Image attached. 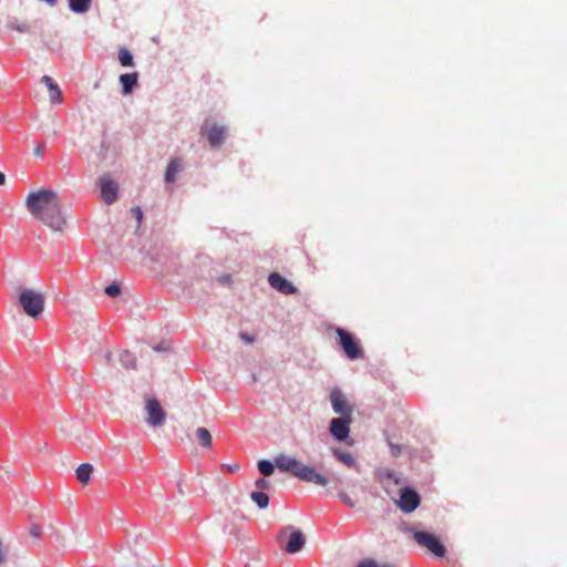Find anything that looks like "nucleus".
<instances>
[{"instance_id":"1","label":"nucleus","mask_w":567,"mask_h":567,"mask_svg":"<svg viewBox=\"0 0 567 567\" xmlns=\"http://www.w3.org/2000/svg\"><path fill=\"white\" fill-rule=\"evenodd\" d=\"M257 467L265 477L272 475L277 467L281 472L289 473L307 483H313L319 486H327L329 483V480L323 474L317 472L313 466L286 454H278L274 462L266 458L259 460Z\"/></svg>"},{"instance_id":"2","label":"nucleus","mask_w":567,"mask_h":567,"mask_svg":"<svg viewBox=\"0 0 567 567\" xmlns=\"http://www.w3.org/2000/svg\"><path fill=\"white\" fill-rule=\"evenodd\" d=\"M59 198V194L55 190L41 188L28 194L25 198V207L31 216L38 220L44 212L53 208V204Z\"/></svg>"},{"instance_id":"3","label":"nucleus","mask_w":567,"mask_h":567,"mask_svg":"<svg viewBox=\"0 0 567 567\" xmlns=\"http://www.w3.org/2000/svg\"><path fill=\"white\" fill-rule=\"evenodd\" d=\"M19 305L31 318H38L44 310V296L32 289H23L19 295Z\"/></svg>"},{"instance_id":"4","label":"nucleus","mask_w":567,"mask_h":567,"mask_svg":"<svg viewBox=\"0 0 567 567\" xmlns=\"http://www.w3.org/2000/svg\"><path fill=\"white\" fill-rule=\"evenodd\" d=\"M148 258L152 261L154 271H167L175 269L176 256L169 247L162 246L148 251Z\"/></svg>"},{"instance_id":"5","label":"nucleus","mask_w":567,"mask_h":567,"mask_svg":"<svg viewBox=\"0 0 567 567\" xmlns=\"http://www.w3.org/2000/svg\"><path fill=\"white\" fill-rule=\"evenodd\" d=\"M41 224L54 233H62L66 226V217L62 212L60 198L53 204V208L44 212L38 219Z\"/></svg>"},{"instance_id":"6","label":"nucleus","mask_w":567,"mask_h":567,"mask_svg":"<svg viewBox=\"0 0 567 567\" xmlns=\"http://www.w3.org/2000/svg\"><path fill=\"white\" fill-rule=\"evenodd\" d=\"M413 539L422 547L426 548L436 557H443L446 553L445 546L434 534L424 530H413Z\"/></svg>"},{"instance_id":"7","label":"nucleus","mask_w":567,"mask_h":567,"mask_svg":"<svg viewBox=\"0 0 567 567\" xmlns=\"http://www.w3.org/2000/svg\"><path fill=\"white\" fill-rule=\"evenodd\" d=\"M336 332L339 336V343L348 359L357 360L363 355V350L351 332L340 327L336 329Z\"/></svg>"},{"instance_id":"8","label":"nucleus","mask_w":567,"mask_h":567,"mask_svg":"<svg viewBox=\"0 0 567 567\" xmlns=\"http://www.w3.org/2000/svg\"><path fill=\"white\" fill-rule=\"evenodd\" d=\"M420 502L419 493L410 486H404L400 489L399 499L395 503L403 513H412L419 507Z\"/></svg>"},{"instance_id":"9","label":"nucleus","mask_w":567,"mask_h":567,"mask_svg":"<svg viewBox=\"0 0 567 567\" xmlns=\"http://www.w3.org/2000/svg\"><path fill=\"white\" fill-rule=\"evenodd\" d=\"M287 534H289V538L285 547L286 551L288 554H297L301 551L306 545V537L303 533L291 525H287L282 528L280 537Z\"/></svg>"},{"instance_id":"10","label":"nucleus","mask_w":567,"mask_h":567,"mask_svg":"<svg viewBox=\"0 0 567 567\" xmlns=\"http://www.w3.org/2000/svg\"><path fill=\"white\" fill-rule=\"evenodd\" d=\"M351 422L352 416L350 415H343L331 419L329 423V432L331 436L338 442L346 441L350 434Z\"/></svg>"},{"instance_id":"11","label":"nucleus","mask_w":567,"mask_h":567,"mask_svg":"<svg viewBox=\"0 0 567 567\" xmlns=\"http://www.w3.org/2000/svg\"><path fill=\"white\" fill-rule=\"evenodd\" d=\"M202 134L207 137L209 145L216 148L224 144L227 136V127L216 123L209 126L206 122L202 126Z\"/></svg>"},{"instance_id":"12","label":"nucleus","mask_w":567,"mask_h":567,"mask_svg":"<svg viewBox=\"0 0 567 567\" xmlns=\"http://www.w3.org/2000/svg\"><path fill=\"white\" fill-rule=\"evenodd\" d=\"M145 410L147 413L146 422L150 426L156 427L164 423L166 414L157 399L148 398Z\"/></svg>"},{"instance_id":"13","label":"nucleus","mask_w":567,"mask_h":567,"mask_svg":"<svg viewBox=\"0 0 567 567\" xmlns=\"http://www.w3.org/2000/svg\"><path fill=\"white\" fill-rule=\"evenodd\" d=\"M330 401H331L332 410L336 414H338L339 416H343V415L351 416L352 408L350 405H348L346 396L339 389H337V388L332 389V391L330 393Z\"/></svg>"},{"instance_id":"14","label":"nucleus","mask_w":567,"mask_h":567,"mask_svg":"<svg viewBox=\"0 0 567 567\" xmlns=\"http://www.w3.org/2000/svg\"><path fill=\"white\" fill-rule=\"evenodd\" d=\"M99 185L104 203L107 205L114 203L117 198V184L109 175H103Z\"/></svg>"},{"instance_id":"15","label":"nucleus","mask_w":567,"mask_h":567,"mask_svg":"<svg viewBox=\"0 0 567 567\" xmlns=\"http://www.w3.org/2000/svg\"><path fill=\"white\" fill-rule=\"evenodd\" d=\"M268 282L275 290L284 295H293L297 292V287L279 272H271L268 276Z\"/></svg>"},{"instance_id":"16","label":"nucleus","mask_w":567,"mask_h":567,"mask_svg":"<svg viewBox=\"0 0 567 567\" xmlns=\"http://www.w3.org/2000/svg\"><path fill=\"white\" fill-rule=\"evenodd\" d=\"M41 82L45 84L49 90V99L52 104H61L63 102L62 92L58 84L49 75H43Z\"/></svg>"},{"instance_id":"17","label":"nucleus","mask_w":567,"mask_h":567,"mask_svg":"<svg viewBox=\"0 0 567 567\" xmlns=\"http://www.w3.org/2000/svg\"><path fill=\"white\" fill-rule=\"evenodd\" d=\"M120 83L122 85V93L124 95L131 94L138 84V73H125L120 76Z\"/></svg>"},{"instance_id":"18","label":"nucleus","mask_w":567,"mask_h":567,"mask_svg":"<svg viewBox=\"0 0 567 567\" xmlns=\"http://www.w3.org/2000/svg\"><path fill=\"white\" fill-rule=\"evenodd\" d=\"M182 168V161L179 158L172 159L165 171V182L172 184L176 181V175Z\"/></svg>"},{"instance_id":"19","label":"nucleus","mask_w":567,"mask_h":567,"mask_svg":"<svg viewBox=\"0 0 567 567\" xmlns=\"http://www.w3.org/2000/svg\"><path fill=\"white\" fill-rule=\"evenodd\" d=\"M69 9L78 14L86 13L92 4V0H68Z\"/></svg>"},{"instance_id":"20","label":"nucleus","mask_w":567,"mask_h":567,"mask_svg":"<svg viewBox=\"0 0 567 567\" xmlns=\"http://www.w3.org/2000/svg\"><path fill=\"white\" fill-rule=\"evenodd\" d=\"M7 27L10 30L17 31L19 33H28L30 32V24L25 20H19L18 18H9L7 22Z\"/></svg>"},{"instance_id":"21","label":"nucleus","mask_w":567,"mask_h":567,"mask_svg":"<svg viewBox=\"0 0 567 567\" xmlns=\"http://www.w3.org/2000/svg\"><path fill=\"white\" fill-rule=\"evenodd\" d=\"M75 472L78 481L82 484H85L91 477L93 466L90 463H82L78 466Z\"/></svg>"},{"instance_id":"22","label":"nucleus","mask_w":567,"mask_h":567,"mask_svg":"<svg viewBox=\"0 0 567 567\" xmlns=\"http://www.w3.org/2000/svg\"><path fill=\"white\" fill-rule=\"evenodd\" d=\"M250 498L259 509H265L269 505V496L265 492L254 491L250 493Z\"/></svg>"},{"instance_id":"23","label":"nucleus","mask_w":567,"mask_h":567,"mask_svg":"<svg viewBox=\"0 0 567 567\" xmlns=\"http://www.w3.org/2000/svg\"><path fill=\"white\" fill-rule=\"evenodd\" d=\"M332 454H333V456H334L338 461L342 462L343 464H346V465H347V466H349V467H352V466H354V465H355V460H354V457L352 456V454H351V453H349V452L341 451L340 449H334V450L332 451Z\"/></svg>"},{"instance_id":"24","label":"nucleus","mask_w":567,"mask_h":567,"mask_svg":"<svg viewBox=\"0 0 567 567\" xmlns=\"http://www.w3.org/2000/svg\"><path fill=\"white\" fill-rule=\"evenodd\" d=\"M196 439L200 446H203V447L212 446V434L206 427H198L196 430Z\"/></svg>"},{"instance_id":"25","label":"nucleus","mask_w":567,"mask_h":567,"mask_svg":"<svg viewBox=\"0 0 567 567\" xmlns=\"http://www.w3.org/2000/svg\"><path fill=\"white\" fill-rule=\"evenodd\" d=\"M118 61L122 66L131 68L134 65V58L131 51L126 48H121L118 50Z\"/></svg>"},{"instance_id":"26","label":"nucleus","mask_w":567,"mask_h":567,"mask_svg":"<svg viewBox=\"0 0 567 567\" xmlns=\"http://www.w3.org/2000/svg\"><path fill=\"white\" fill-rule=\"evenodd\" d=\"M120 362L125 369H134L136 359L130 351L123 350L120 352Z\"/></svg>"},{"instance_id":"27","label":"nucleus","mask_w":567,"mask_h":567,"mask_svg":"<svg viewBox=\"0 0 567 567\" xmlns=\"http://www.w3.org/2000/svg\"><path fill=\"white\" fill-rule=\"evenodd\" d=\"M377 476L381 482H384L385 480H392L395 484H399V478L392 470L380 468L377 471Z\"/></svg>"},{"instance_id":"28","label":"nucleus","mask_w":567,"mask_h":567,"mask_svg":"<svg viewBox=\"0 0 567 567\" xmlns=\"http://www.w3.org/2000/svg\"><path fill=\"white\" fill-rule=\"evenodd\" d=\"M104 291L107 296L115 298L121 293V287L117 282H112L105 287Z\"/></svg>"},{"instance_id":"29","label":"nucleus","mask_w":567,"mask_h":567,"mask_svg":"<svg viewBox=\"0 0 567 567\" xmlns=\"http://www.w3.org/2000/svg\"><path fill=\"white\" fill-rule=\"evenodd\" d=\"M270 482L264 476L255 481V487L258 492H265L270 488Z\"/></svg>"},{"instance_id":"30","label":"nucleus","mask_w":567,"mask_h":567,"mask_svg":"<svg viewBox=\"0 0 567 567\" xmlns=\"http://www.w3.org/2000/svg\"><path fill=\"white\" fill-rule=\"evenodd\" d=\"M338 497L349 507H354L355 502L343 491L338 493Z\"/></svg>"},{"instance_id":"31","label":"nucleus","mask_w":567,"mask_h":567,"mask_svg":"<svg viewBox=\"0 0 567 567\" xmlns=\"http://www.w3.org/2000/svg\"><path fill=\"white\" fill-rule=\"evenodd\" d=\"M357 567H380V566L374 559L367 558V559L360 560L358 563Z\"/></svg>"},{"instance_id":"32","label":"nucleus","mask_w":567,"mask_h":567,"mask_svg":"<svg viewBox=\"0 0 567 567\" xmlns=\"http://www.w3.org/2000/svg\"><path fill=\"white\" fill-rule=\"evenodd\" d=\"M389 447H390L391 454L393 456L398 457L401 454V451H402L401 445L390 442Z\"/></svg>"},{"instance_id":"33","label":"nucleus","mask_w":567,"mask_h":567,"mask_svg":"<svg viewBox=\"0 0 567 567\" xmlns=\"http://www.w3.org/2000/svg\"><path fill=\"white\" fill-rule=\"evenodd\" d=\"M132 213L135 216V218H136V220H137V223L140 225L142 223V219H143V212H142L141 207H138V206L133 207L132 208Z\"/></svg>"},{"instance_id":"34","label":"nucleus","mask_w":567,"mask_h":567,"mask_svg":"<svg viewBox=\"0 0 567 567\" xmlns=\"http://www.w3.org/2000/svg\"><path fill=\"white\" fill-rule=\"evenodd\" d=\"M239 338L247 344H251L255 341V338L247 332H240Z\"/></svg>"},{"instance_id":"35","label":"nucleus","mask_w":567,"mask_h":567,"mask_svg":"<svg viewBox=\"0 0 567 567\" xmlns=\"http://www.w3.org/2000/svg\"><path fill=\"white\" fill-rule=\"evenodd\" d=\"M156 352H166L169 350V344L167 342H161L154 347Z\"/></svg>"},{"instance_id":"36","label":"nucleus","mask_w":567,"mask_h":567,"mask_svg":"<svg viewBox=\"0 0 567 567\" xmlns=\"http://www.w3.org/2000/svg\"><path fill=\"white\" fill-rule=\"evenodd\" d=\"M223 467H224L226 471L230 472V473H236V472H238V471H239V468H240V467H239V465H238L237 463H234V464H227V465H226V464H224V465H223Z\"/></svg>"},{"instance_id":"37","label":"nucleus","mask_w":567,"mask_h":567,"mask_svg":"<svg viewBox=\"0 0 567 567\" xmlns=\"http://www.w3.org/2000/svg\"><path fill=\"white\" fill-rule=\"evenodd\" d=\"M30 534L34 538H39L41 535V528L38 525H33L30 529Z\"/></svg>"},{"instance_id":"38","label":"nucleus","mask_w":567,"mask_h":567,"mask_svg":"<svg viewBox=\"0 0 567 567\" xmlns=\"http://www.w3.org/2000/svg\"><path fill=\"white\" fill-rule=\"evenodd\" d=\"M112 357H113L112 352L111 351H106V353H105V361L107 363H110L112 361Z\"/></svg>"},{"instance_id":"39","label":"nucleus","mask_w":567,"mask_h":567,"mask_svg":"<svg viewBox=\"0 0 567 567\" xmlns=\"http://www.w3.org/2000/svg\"><path fill=\"white\" fill-rule=\"evenodd\" d=\"M6 184V175L0 172V186L4 185Z\"/></svg>"},{"instance_id":"40","label":"nucleus","mask_w":567,"mask_h":567,"mask_svg":"<svg viewBox=\"0 0 567 567\" xmlns=\"http://www.w3.org/2000/svg\"><path fill=\"white\" fill-rule=\"evenodd\" d=\"M35 155H37V156H41V155H42V148H40V147H39V148H37V150H35Z\"/></svg>"},{"instance_id":"41","label":"nucleus","mask_w":567,"mask_h":567,"mask_svg":"<svg viewBox=\"0 0 567 567\" xmlns=\"http://www.w3.org/2000/svg\"><path fill=\"white\" fill-rule=\"evenodd\" d=\"M380 567H395V566H394V565H392V564H383V565H382V566H380Z\"/></svg>"}]
</instances>
